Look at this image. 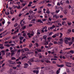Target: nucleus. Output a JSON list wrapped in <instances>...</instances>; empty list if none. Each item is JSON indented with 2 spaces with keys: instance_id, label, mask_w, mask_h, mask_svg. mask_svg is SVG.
<instances>
[{
  "instance_id": "f257e3e1",
  "label": "nucleus",
  "mask_w": 74,
  "mask_h": 74,
  "mask_svg": "<svg viewBox=\"0 0 74 74\" xmlns=\"http://www.w3.org/2000/svg\"><path fill=\"white\" fill-rule=\"evenodd\" d=\"M71 40V38H68V37H66L65 38V44H68V43H69V41H70Z\"/></svg>"
},
{
  "instance_id": "f03ea898",
  "label": "nucleus",
  "mask_w": 74,
  "mask_h": 74,
  "mask_svg": "<svg viewBox=\"0 0 74 74\" xmlns=\"http://www.w3.org/2000/svg\"><path fill=\"white\" fill-rule=\"evenodd\" d=\"M56 65L57 66H58V67H63V66H64V65L63 64L59 65L58 64H57Z\"/></svg>"
},
{
  "instance_id": "7ed1b4c3",
  "label": "nucleus",
  "mask_w": 74,
  "mask_h": 74,
  "mask_svg": "<svg viewBox=\"0 0 74 74\" xmlns=\"http://www.w3.org/2000/svg\"><path fill=\"white\" fill-rule=\"evenodd\" d=\"M24 38V37H22V36L19 37V39L20 41H21Z\"/></svg>"
},
{
  "instance_id": "20e7f679",
  "label": "nucleus",
  "mask_w": 74,
  "mask_h": 74,
  "mask_svg": "<svg viewBox=\"0 0 74 74\" xmlns=\"http://www.w3.org/2000/svg\"><path fill=\"white\" fill-rule=\"evenodd\" d=\"M60 68H59L58 70L56 72V74H59V72H60Z\"/></svg>"
},
{
  "instance_id": "39448f33",
  "label": "nucleus",
  "mask_w": 74,
  "mask_h": 74,
  "mask_svg": "<svg viewBox=\"0 0 74 74\" xmlns=\"http://www.w3.org/2000/svg\"><path fill=\"white\" fill-rule=\"evenodd\" d=\"M20 55V53H17L16 54V56L17 58H18Z\"/></svg>"
},
{
  "instance_id": "423d86ee",
  "label": "nucleus",
  "mask_w": 74,
  "mask_h": 74,
  "mask_svg": "<svg viewBox=\"0 0 74 74\" xmlns=\"http://www.w3.org/2000/svg\"><path fill=\"white\" fill-rule=\"evenodd\" d=\"M64 0H62L60 2V4H61V5H63V3H64Z\"/></svg>"
},
{
  "instance_id": "0eeeda50",
  "label": "nucleus",
  "mask_w": 74,
  "mask_h": 74,
  "mask_svg": "<svg viewBox=\"0 0 74 74\" xmlns=\"http://www.w3.org/2000/svg\"><path fill=\"white\" fill-rule=\"evenodd\" d=\"M43 37L44 40H47V36L45 35L43 36Z\"/></svg>"
},
{
  "instance_id": "6e6552de",
  "label": "nucleus",
  "mask_w": 74,
  "mask_h": 74,
  "mask_svg": "<svg viewBox=\"0 0 74 74\" xmlns=\"http://www.w3.org/2000/svg\"><path fill=\"white\" fill-rule=\"evenodd\" d=\"M38 22H40V23H43V22H42L41 20L40 19L38 20Z\"/></svg>"
},
{
  "instance_id": "1a4fd4ad",
  "label": "nucleus",
  "mask_w": 74,
  "mask_h": 74,
  "mask_svg": "<svg viewBox=\"0 0 74 74\" xmlns=\"http://www.w3.org/2000/svg\"><path fill=\"white\" fill-rule=\"evenodd\" d=\"M24 50H25V51H29V49H27V48H24Z\"/></svg>"
},
{
  "instance_id": "9d476101",
  "label": "nucleus",
  "mask_w": 74,
  "mask_h": 74,
  "mask_svg": "<svg viewBox=\"0 0 74 74\" xmlns=\"http://www.w3.org/2000/svg\"><path fill=\"white\" fill-rule=\"evenodd\" d=\"M73 42L72 41H71V42H68V43L69 44V45H70V46L71 45V44H73Z\"/></svg>"
},
{
  "instance_id": "9b49d317",
  "label": "nucleus",
  "mask_w": 74,
  "mask_h": 74,
  "mask_svg": "<svg viewBox=\"0 0 74 74\" xmlns=\"http://www.w3.org/2000/svg\"><path fill=\"white\" fill-rule=\"evenodd\" d=\"M58 45H59V44H63V41L58 42Z\"/></svg>"
},
{
  "instance_id": "f8f14e48",
  "label": "nucleus",
  "mask_w": 74,
  "mask_h": 74,
  "mask_svg": "<svg viewBox=\"0 0 74 74\" xmlns=\"http://www.w3.org/2000/svg\"><path fill=\"white\" fill-rule=\"evenodd\" d=\"M66 11H67V9H65V10L64 11V13L65 14H67V12H66Z\"/></svg>"
},
{
  "instance_id": "ddd939ff",
  "label": "nucleus",
  "mask_w": 74,
  "mask_h": 74,
  "mask_svg": "<svg viewBox=\"0 0 74 74\" xmlns=\"http://www.w3.org/2000/svg\"><path fill=\"white\" fill-rule=\"evenodd\" d=\"M71 40H72L71 41H72V42H74V37H72L71 38Z\"/></svg>"
},
{
  "instance_id": "4468645a",
  "label": "nucleus",
  "mask_w": 74,
  "mask_h": 74,
  "mask_svg": "<svg viewBox=\"0 0 74 74\" xmlns=\"http://www.w3.org/2000/svg\"><path fill=\"white\" fill-rule=\"evenodd\" d=\"M29 14H32L33 13V12L32 10H30L29 11Z\"/></svg>"
},
{
  "instance_id": "2eb2a0df",
  "label": "nucleus",
  "mask_w": 74,
  "mask_h": 74,
  "mask_svg": "<svg viewBox=\"0 0 74 74\" xmlns=\"http://www.w3.org/2000/svg\"><path fill=\"white\" fill-rule=\"evenodd\" d=\"M1 52L2 53V55H5V51H4V50L2 51Z\"/></svg>"
},
{
  "instance_id": "dca6fc26",
  "label": "nucleus",
  "mask_w": 74,
  "mask_h": 74,
  "mask_svg": "<svg viewBox=\"0 0 74 74\" xmlns=\"http://www.w3.org/2000/svg\"><path fill=\"white\" fill-rule=\"evenodd\" d=\"M18 32H19V29H17V31H14V34L16 33H18Z\"/></svg>"
},
{
  "instance_id": "f3484780",
  "label": "nucleus",
  "mask_w": 74,
  "mask_h": 74,
  "mask_svg": "<svg viewBox=\"0 0 74 74\" xmlns=\"http://www.w3.org/2000/svg\"><path fill=\"white\" fill-rule=\"evenodd\" d=\"M10 64H16V62H10Z\"/></svg>"
},
{
  "instance_id": "a211bd4d",
  "label": "nucleus",
  "mask_w": 74,
  "mask_h": 74,
  "mask_svg": "<svg viewBox=\"0 0 74 74\" xmlns=\"http://www.w3.org/2000/svg\"><path fill=\"white\" fill-rule=\"evenodd\" d=\"M30 33H29L27 34V35H28V37L29 38H30V37H31V36L30 35Z\"/></svg>"
},
{
  "instance_id": "6ab92c4d",
  "label": "nucleus",
  "mask_w": 74,
  "mask_h": 74,
  "mask_svg": "<svg viewBox=\"0 0 74 74\" xmlns=\"http://www.w3.org/2000/svg\"><path fill=\"white\" fill-rule=\"evenodd\" d=\"M51 60H56L57 59L52 58L51 59Z\"/></svg>"
},
{
  "instance_id": "aec40b11",
  "label": "nucleus",
  "mask_w": 74,
  "mask_h": 74,
  "mask_svg": "<svg viewBox=\"0 0 74 74\" xmlns=\"http://www.w3.org/2000/svg\"><path fill=\"white\" fill-rule=\"evenodd\" d=\"M5 14L6 15H10V13L9 12H7H7H5Z\"/></svg>"
},
{
  "instance_id": "412c9836",
  "label": "nucleus",
  "mask_w": 74,
  "mask_h": 74,
  "mask_svg": "<svg viewBox=\"0 0 74 74\" xmlns=\"http://www.w3.org/2000/svg\"><path fill=\"white\" fill-rule=\"evenodd\" d=\"M25 58H27V57H26V56H25L24 57H22V60H23V59H25Z\"/></svg>"
},
{
  "instance_id": "4be33fe9",
  "label": "nucleus",
  "mask_w": 74,
  "mask_h": 74,
  "mask_svg": "<svg viewBox=\"0 0 74 74\" xmlns=\"http://www.w3.org/2000/svg\"><path fill=\"white\" fill-rule=\"evenodd\" d=\"M18 26V23H16V24H15L14 25V27H16V26Z\"/></svg>"
},
{
  "instance_id": "5701e85b",
  "label": "nucleus",
  "mask_w": 74,
  "mask_h": 74,
  "mask_svg": "<svg viewBox=\"0 0 74 74\" xmlns=\"http://www.w3.org/2000/svg\"><path fill=\"white\" fill-rule=\"evenodd\" d=\"M32 44L30 43V44L29 45V47H30V48H31L32 47Z\"/></svg>"
},
{
  "instance_id": "b1692460",
  "label": "nucleus",
  "mask_w": 74,
  "mask_h": 74,
  "mask_svg": "<svg viewBox=\"0 0 74 74\" xmlns=\"http://www.w3.org/2000/svg\"><path fill=\"white\" fill-rule=\"evenodd\" d=\"M27 63L28 64H29L30 65H31V64H32V63H31V62H30L29 61H28L27 62Z\"/></svg>"
},
{
  "instance_id": "393cba45",
  "label": "nucleus",
  "mask_w": 74,
  "mask_h": 74,
  "mask_svg": "<svg viewBox=\"0 0 74 74\" xmlns=\"http://www.w3.org/2000/svg\"><path fill=\"white\" fill-rule=\"evenodd\" d=\"M22 30H24L25 29H26V26H24L23 27H22Z\"/></svg>"
},
{
  "instance_id": "a878e982",
  "label": "nucleus",
  "mask_w": 74,
  "mask_h": 74,
  "mask_svg": "<svg viewBox=\"0 0 74 74\" xmlns=\"http://www.w3.org/2000/svg\"><path fill=\"white\" fill-rule=\"evenodd\" d=\"M70 52L72 54L74 53V51H73V50H71L70 51Z\"/></svg>"
},
{
  "instance_id": "bb28decb",
  "label": "nucleus",
  "mask_w": 74,
  "mask_h": 74,
  "mask_svg": "<svg viewBox=\"0 0 74 74\" xmlns=\"http://www.w3.org/2000/svg\"><path fill=\"white\" fill-rule=\"evenodd\" d=\"M0 48H1V49H4V48L3 46H1L0 47Z\"/></svg>"
},
{
  "instance_id": "cd10ccee",
  "label": "nucleus",
  "mask_w": 74,
  "mask_h": 74,
  "mask_svg": "<svg viewBox=\"0 0 74 74\" xmlns=\"http://www.w3.org/2000/svg\"><path fill=\"white\" fill-rule=\"evenodd\" d=\"M15 59H16V58L14 57L12 58V60H15Z\"/></svg>"
},
{
  "instance_id": "c85d7f7f",
  "label": "nucleus",
  "mask_w": 74,
  "mask_h": 74,
  "mask_svg": "<svg viewBox=\"0 0 74 74\" xmlns=\"http://www.w3.org/2000/svg\"><path fill=\"white\" fill-rule=\"evenodd\" d=\"M25 52V51L24 50H23V49H22L21 50V53H23V52Z\"/></svg>"
},
{
  "instance_id": "c756f323",
  "label": "nucleus",
  "mask_w": 74,
  "mask_h": 74,
  "mask_svg": "<svg viewBox=\"0 0 74 74\" xmlns=\"http://www.w3.org/2000/svg\"><path fill=\"white\" fill-rule=\"evenodd\" d=\"M46 42L45 43V45H48V42Z\"/></svg>"
},
{
  "instance_id": "7c9ffc66",
  "label": "nucleus",
  "mask_w": 74,
  "mask_h": 74,
  "mask_svg": "<svg viewBox=\"0 0 74 74\" xmlns=\"http://www.w3.org/2000/svg\"><path fill=\"white\" fill-rule=\"evenodd\" d=\"M60 11V10H56V13H58V12H59Z\"/></svg>"
},
{
  "instance_id": "2f4dec72",
  "label": "nucleus",
  "mask_w": 74,
  "mask_h": 74,
  "mask_svg": "<svg viewBox=\"0 0 74 74\" xmlns=\"http://www.w3.org/2000/svg\"><path fill=\"white\" fill-rule=\"evenodd\" d=\"M46 13H47V14H49L50 13L49 11L48 10H47L46 11Z\"/></svg>"
},
{
  "instance_id": "473e14b6",
  "label": "nucleus",
  "mask_w": 74,
  "mask_h": 74,
  "mask_svg": "<svg viewBox=\"0 0 74 74\" xmlns=\"http://www.w3.org/2000/svg\"><path fill=\"white\" fill-rule=\"evenodd\" d=\"M64 23L65 24L66 23V22L65 21H62V25H64Z\"/></svg>"
},
{
  "instance_id": "72a5a7b5",
  "label": "nucleus",
  "mask_w": 74,
  "mask_h": 74,
  "mask_svg": "<svg viewBox=\"0 0 74 74\" xmlns=\"http://www.w3.org/2000/svg\"><path fill=\"white\" fill-rule=\"evenodd\" d=\"M29 61H30V62H33L34 60H33V59H32V58H31L29 60Z\"/></svg>"
},
{
  "instance_id": "f704fd0d",
  "label": "nucleus",
  "mask_w": 74,
  "mask_h": 74,
  "mask_svg": "<svg viewBox=\"0 0 74 74\" xmlns=\"http://www.w3.org/2000/svg\"><path fill=\"white\" fill-rule=\"evenodd\" d=\"M67 73H69V74H70V71H69V69H68L67 70Z\"/></svg>"
},
{
  "instance_id": "c9c22d12",
  "label": "nucleus",
  "mask_w": 74,
  "mask_h": 74,
  "mask_svg": "<svg viewBox=\"0 0 74 74\" xmlns=\"http://www.w3.org/2000/svg\"><path fill=\"white\" fill-rule=\"evenodd\" d=\"M6 35H7V34H3L2 35V36L3 37H4L5 36H6Z\"/></svg>"
},
{
  "instance_id": "e433bc0d",
  "label": "nucleus",
  "mask_w": 74,
  "mask_h": 74,
  "mask_svg": "<svg viewBox=\"0 0 74 74\" xmlns=\"http://www.w3.org/2000/svg\"><path fill=\"white\" fill-rule=\"evenodd\" d=\"M47 29V26H45V27H44L42 29H43V30H44V29Z\"/></svg>"
},
{
  "instance_id": "4c0bfd02",
  "label": "nucleus",
  "mask_w": 74,
  "mask_h": 74,
  "mask_svg": "<svg viewBox=\"0 0 74 74\" xmlns=\"http://www.w3.org/2000/svg\"><path fill=\"white\" fill-rule=\"evenodd\" d=\"M63 51V50H60V54H62V53H63V52H62Z\"/></svg>"
},
{
  "instance_id": "58836bf2",
  "label": "nucleus",
  "mask_w": 74,
  "mask_h": 74,
  "mask_svg": "<svg viewBox=\"0 0 74 74\" xmlns=\"http://www.w3.org/2000/svg\"><path fill=\"white\" fill-rule=\"evenodd\" d=\"M62 19L63 21H65V20H66V19H67V18H62Z\"/></svg>"
},
{
  "instance_id": "ea45409f",
  "label": "nucleus",
  "mask_w": 74,
  "mask_h": 74,
  "mask_svg": "<svg viewBox=\"0 0 74 74\" xmlns=\"http://www.w3.org/2000/svg\"><path fill=\"white\" fill-rule=\"evenodd\" d=\"M16 4L19 5V4H21V3L19 2H16Z\"/></svg>"
},
{
  "instance_id": "a19ab883",
  "label": "nucleus",
  "mask_w": 74,
  "mask_h": 74,
  "mask_svg": "<svg viewBox=\"0 0 74 74\" xmlns=\"http://www.w3.org/2000/svg\"><path fill=\"white\" fill-rule=\"evenodd\" d=\"M35 62H39V60H38L36 59L35 61Z\"/></svg>"
},
{
  "instance_id": "79ce46f5",
  "label": "nucleus",
  "mask_w": 74,
  "mask_h": 74,
  "mask_svg": "<svg viewBox=\"0 0 74 74\" xmlns=\"http://www.w3.org/2000/svg\"><path fill=\"white\" fill-rule=\"evenodd\" d=\"M21 8V6H20V5H18V6H17V9H20Z\"/></svg>"
},
{
  "instance_id": "37998d69",
  "label": "nucleus",
  "mask_w": 74,
  "mask_h": 74,
  "mask_svg": "<svg viewBox=\"0 0 74 74\" xmlns=\"http://www.w3.org/2000/svg\"><path fill=\"white\" fill-rule=\"evenodd\" d=\"M54 44H58V42L56 41H55L54 42Z\"/></svg>"
},
{
  "instance_id": "c03bdc74",
  "label": "nucleus",
  "mask_w": 74,
  "mask_h": 74,
  "mask_svg": "<svg viewBox=\"0 0 74 74\" xmlns=\"http://www.w3.org/2000/svg\"><path fill=\"white\" fill-rule=\"evenodd\" d=\"M10 33V32H7L6 33H5V34H6V35H7V34H9Z\"/></svg>"
},
{
  "instance_id": "a18cd8bd",
  "label": "nucleus",
  "mask_w": 74,
  "mask_h": 74,
  "mask_svg": "<svg viewBox=\"0 0 74 74\" xmlns=\"http://www.w3.org/2000/svg\"><path fill=\"white\" fill-rule=\"evenodd\" d=\"M10 37H7V38H5V39H6V40H8V39H10Z\"/></svg>"
},
{
  "instance_id": "49530a36",
  "label": "nucleus",
  "mask_w": 74,
  "mask_h": 74,
  "mask_svg": "<svg viewBox=\"0 0 74 74\" xmlns=\"http://www.w3.org/2000/svg\"><path fill=\"white\" fill-rule=\"evenodd\" d=\"M68 24L69 26H70V25H71V23H68Z\"/></svg>"
},
{
  "instance_id": "de8ad7c7",
  "label": "nucleus",
  "mask_w": 74,
  "mask_h": 74,
  "mask_svg": "<svg viewBox=\"0 0 74 74\" xmlns=\"http://www.w3.org/2000/svg\"><path fill=\"white\" fill-rule=\"evenodd\" d=\"M26 3H23L22 4V5H23V6H25V5H26Z\"/></svg>"
},
{
  "instance_id": "09e8293b",
  "label": "nucleus",
  "mask_w": 74,
  "mask_h": 74,
  "mask_svg": "<svg viewBox=\"0 0 74 74\" xmlns=\"http://www.w3.org/2000/svg\"><path fill=\"white\" fill-rule=\"evenodd\" d=\"M52 34V32H51L49 34V36H51Z\"/></svg>"
},
{
  "instance_id": "8fccbe9b",
  "label": "nucleus",
  "mask_w": 74,
  "mask_h": 74,
  "mask_svg": "<svg viewBox=\"0 0 74 74\" xmlns=\"http://www.w3.org/2000/svg\"><path fill=\"white\" fill-rule=\"evenodd\" d=\"M36 45L37 47H38V45L37 43H36Z\"/></svg>"
},
{
  "instance_id": "3c124183",
  "label": "nucleus",
  "mask_w": 74,
  "mask_h": 74,
  "mask_svg": "<svg viewBox=\"0 0 74 74\" xmlns=\"http://www.w3.org/2000/svg\"><path fill=\"white\" fill-rule=\"evenodd\" d=\"M66 64H67L69 65H71V63H70L69 62H66Z\"/></svg>"
},
{
  "instance_id": "603ef678",
  "label": "nucleus",
  "mask_w": 74,
  "mask_h": 74,
  "mask_svg": "<svg viewBox=\"0 0 74 74\" xmlns=\"http://www.w3.org/2000/svg\"><path fill=\"white\" fill-rule=\"evenodd\" d=\"M60 18H63V16L62 15H60Z\"/></svg>"
},
{
  "instance_id": "864d4df0",
  "label": "nucleus",
  "mask_w": 74,
  "mask_h": 74,
  "mask_svg": "<svg viewBox=\"0 0 74 74\" xmlns=\"http://www.w3.org/2000/svg\"><path fill=\"white\" fill-rule=\"evenodd\" d=\"M66 66H67L68 67H71V65H67V64H66Z\"/></svg>"
},
{
  "instance_id": "5fc2aeb1",
  "label": "nucleus",
  "mask_w": 74,
  "mask_h": 74,
  "mask_svg": "<svg viewBox=\"0 0 74 74\" xmlns=\"http://www.w3.org/2000/svg\"><path fill=\"white\" fill-rule=\"evenodd\" d=\"M59 40L60 41H63V38H61V39H60Z\"/></svg>"
},
{
  "instance_id": "6e6d98bb",
  "label": "nucleus",
  "mask_w": 74,
  "mask_h": 74,
  "mask_svg": "<svg viewBox=\"0 0 74 74\" xmlns=\"http://www.w3.org/2000/svg\"><path fill=\"white\" fill-rule=\"evenodd\" d=\"M40 32H37V35H39V34H40Z\"/></svg>"
},
{
  "instance_id": "4d7b16f0",
  "label": "nucleus",
  "mask_w": 74,
  "mask_h": 74,
  "mask_svg": "<svg viewBox=\"0 0 74 74\" xmlns=\"http://www.w3.org/2000/svg\"><path fill=\"white\" fill-rule=\"evenodd\" d=\"M71 71H73V72H74V68H73L71 70Z\"/></svg>"
},
{
  "instance_id": "13d9d810",
  "label": "nucleus",
  "mask_w": 74,
  "mask_h": 74,
  "mask_svg": "<svg viewBox=\"0 0 74 74\" xmlns=\"http://www.w3.org/2000/svg\"><path fill=\"white\" fill-rule=\"evenodd\" d=\"M68 31L69 32V33H70V32H71V29H68Z\"/></svg>"
},
{
  "instance_id": "bf43d9fd",
  "label": "nucleus",
  "mask_w": 74,
  "mask_h": 74,
  "mask_svg": "<svg viewBox=\"0 0 74 74\" xmlns=\"http://www.w3.org/2000/svg\"><path fill=\"white\" fill-rule=\"evenodd\" d=\"M6 46L7 47H10V45H6Z\"/></svg>"
},
{
  "instance_id": "052dcab7",
  "label": "nucleus",
  "mask_w": 74,
  "mask_h": 74,
  "mask_svg": "<svg viewBox=\"0 0 74 74\" xmlns=\"http://www.w3.org/2000/svg\"><path fill=\"white\" fill-rule=\"evenodd\" d=\"M47 5H49V7L52 5H51V4L50 3H48Z\"/></svg>"
},
{
  "instance_id": "680f3d73",
  "label": "nucleus",
  "mask_w": 74,
  "mask_h": 74,
  "mask_svg": "<svg viewBox=\"0 0 74 74\" xmlns=\"http://www.w3.org/2000/svg\"><path fill=\"white\" fill-rule=\"evenodd\" d=\"M24 66H29V64L27 63H25V64H24Z\"/></svg>"
},
{
  "instance_id": "e2e57ef3",
  "label": "nucleus",
  "mask_w": 74,
  "mask_h": 74,
  "mask_svg": "<svg viewBox=\"0 0 74 74\" xmlns=\"http://www.w3.org/2000/svg\"><path fill=\"white\" fill-rule=\"evenodd\" d=\"M10 50H12V49H13V48L12 47H10Z\"/></svg>"
},
{
  "instance_id": "0e129e2a",
  "label": "nucleus",
  "mask_w": 74,
  "mask_h": 74,
  "mask_svg": "<svg viewBox=\"0 0 74 74\" xmlns=\"http://www.w3.org/2000/svg\"><path fill=\"white\" fill-rule=\"evenodd\" d=\"M57 5H59V6L60 5V3H59V2H58V3H57Z\"/></svg>"
},
{
  "instance_id": "69168bd1",
  "label": "nucleus",
  "mask_w": 74,
  "mask_h": 74,
  "mask_svg": "<svg viewBox=\"0 0 74 74\" xmlns=\"http://www.w3.org/2000/svg\"><path fill=\"white\" fill-rule=\"evenodd\" d=\"M38 71H36V74H38Z\"/></svg>"
},
{
  "instance_id": "338daca9",
  "label": "nucleus",
  "mask_w": 74,
  "mask_h": 74,
  "mask_svg": "<svg viewBox=\"0 0 74 74\" xmlns=\"http://www.w3.org/2000/svg\"><path fill=\"white\" fill-rule=\"evenodd\" d=\"M52 37L53 38H55L56 37V36H55V35H53V36H52Z\"/></svg>"
},
{
  "instance_id": "774afa93",
  "label": "nucleus",
  "mask_w": 74,
  "mask_h": 74,
  "mask_svg": "<svg viewBox=\"0 0 74 74\" xmlns=\"http://www.w3.org/2000/svg\"><path fill=\"white\" fill-rule=\"evenodd\" d=\"M46 63H49V62L50 63V61L47 60V61H46Z\"/></svg>"
}]
</instances>
